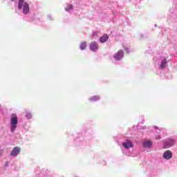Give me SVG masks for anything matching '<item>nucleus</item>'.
Here are the masks:
<instances>
[{
	"label": "nucleus",
	"mask_w": 177,
	"mask_h": 177,
	"mask_svg": "<svg viewBox=\"0 0 177 177\" xmlns=\"http://www.w3.org/2000/svg\"><path fill=\"white\" fill-rule=\"evenodd\" d=\"M26 118L30 120L32 117V115H31V113H27L26 115Z\"/></svg>",
	"instance_id": "nucleus-14"
},
{
	"label": "nucleus",
	"mask_w": 177,
	"mask_h": 177,
	"mask_svg": "<svg viewBox=\"0 0 177 177\" xmlns=\"http://www.w3.org/2000/svg\"><path fill=\"white\" fill-rule=\"evenodd\" d=\"M73 8V5L68 4V5L67 6V7L65 8V10H66V12H68V10H72Z\"/></svg>",
	"instance_id": "nucleus-13"
},
{
	"label": "nucleus",
	"mask_w": 177,
	"mask_h": 177,
	"mask_svg": "<svg viewBox=\"0 0 177 177\" xmlns=\"http://www.w3.org/2000/svg\"><path fill=\"white\" fill-rule=\"evenodd\" d=\"M96 34H97L96 32H93V35H92V37L96 36Z\"/></svg>",
	"instance_id": "nucleus-16"
},
{
	"label": "nucleus",
	"mask_w": 177,
	"mask_h": 177,
	"mask_svg": "<svg viewBox=\"0 0 177 177\" xmlns=\"http://www.w3.org/2000/svg\"><path fill=\"white\" fill-rule=\"evenodd\" d=\"M108 39L109 35L107 34H105L100 38V42H101V44H104V42H107Z\"/></svg>",
	"instance_id": "nucleus-7"
},
{
	"label": "nucleus",
	"mask_w": 177,
	"mask_h": 177,
	"mask_svg": "<svg viewBox=\"0 0 177 177\" xmlns=\"http://www.w3.org/2000/svg\"><path fill=\"white\" fill-rule=\"evenodd\" d=\"M167 66V59L162 61L161 64L160 65V68H165Z\"/></svg>",
	"instance_id": "nucleus-11"
},
{
	"label": "nucleus",
	"mask_w": 177,
	"mask_h": 177,
	"mask_svg": "<svg viewBox=\"0 0 177 177\" xmlns=\"http://www.w3.org/2000/svg\"><path fill=\"white\" fill-rule=\"evenodd\" d=\"M156 139L160 140V139H161V138H160L159 136H158L156 137Z\"/></svg>",
	"instance_id": "nucleus-17"
},
{
	"label": "nucleus",
	"mask_w": 177,
	"mask_h": 177,
	"mask_svg": "<svg viewBox=\"0 0 177 177\" xmlns=\"http://www.w3.org/2000/svg\"><path fill=\"white\" fill-rule=\"evenodd\" d=\"M144 147L150 148L151 146H153V144L151 143V141H145L143 142Z\"/></svg>",
	"instance_id": "nucleus-9"
},
{
	"label": "nucleus",
	"mask_w": 177,
	"mask_h": 177,
	"mask_svg": "<svg viewBox=\"0 0 177 177\" xmlns=\"http://www.w3.org/2000/svg\"><path fill=\"white\" fill-rule=\"evenodd\" d=\"M163 158L165 160H171V158H172V152H171V151H166L164 153H163Z\"/></svg>",
	"instance_id": "nucleus-5"
},
{
	"label": "nucleus",
	"mask_w": 177,
	"mask_h": 177,
	"mask_svg": "<svg viewBox=\"0 0 177 177\" xmlns=\"http://www.w3.org/2000/svg\"><path fill=\"white\" fill-rule=\"evenodd\" d=\"M174 143H175V141L170 139L165 142V147H171V146H174Z\"/></svg>",
	"instance_id": "nucleus-8"
},
{
	"label": "nucleus",
	"mask_w": 177,
	"mask_h": 177,
	"mask_svg": "<svg viewBox=\"0 0 177 177\" xmlns=\"http://www.w3.org/2000/svg\"><path fill=\"white\" fill-rule=\"evenodd\" d=\"M100 98L97 95L93 96L90 98L91 102H96L99 100Z\"/></svg>",
	"instance_id": "nucleus-12"
},
{
	"label": "nucleus",
	"mask_w": 177,
	"mask_h": 177,
	"mask_svg": "<svg viewBox=\"0 0 177 177\" xmlns=\"http://www.w3.org/2000/svg\"><path fill=\"white\" fill-rule=\"evenodd\" d=\"M115 60L120 61L122 57H124V51L122 50H119L113 56Z\"/></svg>",
	"instance_id": "nucleus-3"
},
{
	"label": "nucleus",
	"mask_w": 177,
	"mask_h": 177,
	"mask_svg": "<svg viewBox=\"0 0 177 177\" xmlns=\"http://www.w3.org/2000/svg\"><path fill=\"white\" fill-rule=\"evenodd\" d=\"M89 48L92 52H96L99 50V44L96 41H91L89 44Z\"/></svg>",
	"instance_id": "nucleus-2"
},
{
	"label": "nucleus",
	"mask_w": 177,
	"mask_h": 177,
	"mask_svg": "<svg viewBox=\"0 0 177 177\" xmlns=\"http://www.w3.org/2000/svg\"><path fill=\"white\" fill-rule=\"evenodd\" d=\"M123 146L125 149H129L131 147H133V145L130 140H127L125 142L123 143Z\"/></svg>",
	"instance_id": "nucleus-6"
},
{
	"label": "nucleus",
	"mask_w": 177,
	"mask_h": 177,
	"mask_svg": "<svg viewBox=\"0 0 177 177\" xmlns=\"http://www.w3.org/2000/svg\"><path fill=\"white\" fill-rule=\"evenodd\" d=\"M80 49L81 50H84V49H86V41H82L80 44Z\"/></svg>",
	"instance_id": "nucleus-10"
},
{
	"label": "nucleus",
	"mask_w": 177,
	"mask_h": 177,
	"mask_svg": "<svg viewBox=\"0 0 177 177\" xmlns=\"http://www.w3.org/2000/svg\"><path fill=\"white\" fill-rule=\"evenodd\" d=\"M19 122V119L17 118V115L12 113L10 118V131L11 132H15L16 128H17V124Z\"/></svg>",
	"instance_id": "nucleus-1"
},
{
	"label": "nucleus",
	"mask_w": 177,
	"mask_h": 177,
	"mask_svg": "<svg viewBox=\"0 0 177 177\" xmlns=\"http://www.w3.org/2000/svg\"><path fill=\"white\" fill-rule=\"evenodd\" d=\"M0 107H1V104H0Z\"/></svg>",
	"instance_id": "nucleus-18"
},
{
	"label": "nucleus",
	"mask_w": 177,
	"mask_h": 177,
	"mask_svg": "<svg viewBox=\"0 0 177 177\" xmlns=\"http://www.w3.org/2000/svg\"><path fill=\"white\" fill-rule=\"evenodd\" d=\"M18 154H20V148L15 147L12 150L10 156H12V157H16V156H18Z\"/></svg>",
	"instance_id": "nucleus-4"
},
{
	"label": "nucleus",
	"mask_w": 177,
	"mask_h": 177,
	"mask_svg": "<svg viewBox=\"0 0 177 177\" xmlns=\"http://www.w3.org/2000/svg\"><path fill=\"white\" fill-rule=\"evenodd\" d=\"M3 153V150H0V156L2 155Z\"/></svg>",
	"instance_id": "nucleus-15"
}]
</instances>
